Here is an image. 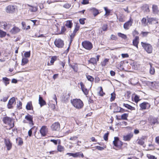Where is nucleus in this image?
Segmentation results:
<instances>
[{"label": "nucleus", "instance_id": "1", "mask_svg": "<svg viewBox=\"0 0 159 159\" xmlns=\"http://www.w3.org/2000/svg\"><path fill=\"white\" fill-rule=\"evenodd\" d=\"M71 102L74 107L78 109H81L83 107V103L80 99H73L71 100Z\"/></svg>", "mask_w": 159, "mask_h": 159}, {"label": "nucleus", "instance_id": "2", "mask_svg": "<svg viewBox=\"0 0 159 159\" xmlns=\"http://www.w3.org/2000/svg\"><path fill=\"white\" fill-rule=\"evenodd\" d=\"M3 123L9 126V129H10L14 126V122L12 119L8 116L4 117L2 119Z\"/></svg>", "mask_w": 159, "mask_h": 159}, {"label": "nucleus", "instance_id": "3", "mask_svg": "<svg viewBox=\"0 0 159 159\" xmlns=\"http://www.w3.org/2000/svg\"><path fill=\"white\" fill-rule=\"evenodd\" d=\"M141 44L142 47L148 53L150 54L152 53L153 47L151 44L143 42H141Z\"/></svg>", "mask_w": 159, "mask_h": 159}, {"label": "nucleus", "instance_id": "4", "mask_svg": "<svg viewBox=\"0 0 159 159\" xmlns=\"http://www.w3.org/2000/svg\"><path fill=\"white\" fill-rule=\"evenodd\" d=\"M82 45L85 49L90 50L93 48L92 43L89 41H84L82 42Z\"/></svg>", "mask_w": 159, "mask_h": 159}, {"label": "nucleus", "instance_id": "5", "mask_svg": "<svg viewBox=\"0 0 159 159\" xmlns=\"http://www.w3.org/2000/svg\"><path fill=\"white\" fill-rule=\"evenodd\" d=\"M54 44L56 46L59 48H61L64 46V42L60 39H56L54 41Z\"/></svg>", "mask_w": 159, "mask_h": 159}, {"label": "nucleus", "instance_id": "6", "mask_svg": "<svg viewBox=\"0 0 159 159\" xmlns=\"http://www.w3.org/2000/svg\"><path fill=\"white\" fill-rule=\"evenodd\" d=\"M150 104L147 102H143L139 105L141 110L148 109L150 108Z\"/></svg>", "mask_w": 159, "mask_h": 159}, {"label": "nucleus", "instance_id": "7", "mask_svg": "<svg viewBox=\"0 0 159 159\" xmlns=\"http://www.w3.org/2000/svg\"><path fill=\"white\" fill-rule=\"evenodd\" d=\"M51 128L53 130L58 131L60 129V125L58 122L54 123L51 126Z\"/></svg>", "mask_w": 159, "mask_h": 159}, {"label": "nucleus", "instance_id": "8", "mask_svg": "<svg viewBox=\"0 0 159 159\" xmlns=\"http://www.w3.org/2000/svg\"><path fill=\"white\" fill-rule=\"evenodd\" d=\"M4 143L8 151L10 150L12 148V143L8 139H5Z\"/></svg>", "mask_w": 159, "mask_h": 159}, {"label": "nucleus", "instance_id": "9", "mask_svg": "<svg viewBox=\"0 0 159 159\" xmlns=\"http://www.w3.org/2000/svg\"><path fill=\"white\" fill-rule=\"evenodd\" d=\"M14 103H15V98L13 97L11 98L8 102L7 105L8 108L9 109L13 108V105Z\"/></svg>", "mask_w": 159, "mask_h": 159}, {"label": "nucleus", "instance_id": "10", "mask_svg": "<svg viewBox=\"0 0 159 159\" xmlns=\"http://www.w3.org/2000/svg\"><path fill=\"white\" fill-rule=\"evenodd\" d=\"M133 20L130 18L129 20L124 25V28L125 30H128L131 26Z\"/></svg>", "mask_w": 159, "mask_h": 159}, {"label": "nucleus", "instance_id": "11", "mask_svg": "<svg viewBox=\"0 0 159 159\" xmlns=\"http://www.w3.org/2000/svg\"><path fill=\"white\" fill-rule=\"evenodd\" d=\"M114 145L116 147H118L122 145V143L120 141L117 137H115L114 140L113 141Z\"/></svg>", "mask_w": 159, "mask_h": 159}, {"label": "nucleus", "instance_id": "12", "mask_svg": "<svg viewBox=\"0 0 159 159\" xmlns=\"http://www.w3.org/2000/svg\"><path fill=\"white\" fill-rule=\"evenodd\" d=\"M15 10L14 6L12 5L8 6L6 8V11L8 13H12Z\"/></svg>", "mask_w": 159, "mask_h": 159}, {"label": "nucleus", "instance_id": "13", "mask_svg": "<svg viewBox=\"0 0 159 159\" xmlns=\"http://www.w3.org/2000/svg\"><path fill=\"white\" fill-rule=\"evenodd\" d=\"M25 118L29 121V123L30 125H34L33 121V117L32 116L28 114L25 116Z\"/></svg>", "mask_w": 159, "mask_h": 159}, {"label": "nucleus", "instance_id": "14", "mask_svg": "<svg viewBox=\"0 0 159 159\" xmlns=\"http://www.w3.org/2000/svg\"><path fill=\"white\" fill-rule=\"evenodd\" d=\"M48 131L47 129L46 126H43L40 130V133L41 135L45 136Z\"/></svg>", "mask_w": 159, "mask_h": 159}, {"label": "nucleus", "instance_id": "15", "mask_svg": "<svg viewBox=\"0 0 159 159\" xmlns=\"http://www.w3.org/2000/svg\"><path fill=\"white\" fill-rule=\"evenodd\" d=\"M147 19L148 22L149 24H152L158 23V22L156 20L155 18H149L148 16Z\"/></svg>", "mask_w": 159, "mask_h": 159}, {"label": "nucleus", "instance_id": "16", "mask_svg": "<svg viewBox=\"0 0 159 159\" xmlns=\"http://www.w3.org/2000/svg\"><path fill=\"white\" fill-rule=\"evenodd\" d=\"M80 85L81 87V88L82 91L84 93L85 95H87L88 94V91L85 88L84 85L82 82L80 83Z\"/></svg>", "mask_w": 159, "mask_h": 159}, {"label": "nucleus", "instance_id": "17", "mask_svg": "<svg viewBox=\"0 0 159 159\" xmlns=\"http://www.w3.org/2000/svg\"><path fill=\"white\" fill-rule=\"evenodd\" d=\"M20 31V29L19 28L14 26L11 30L10 32L13 34H15L18 33Z\"/></svg>", "mask_w": 159, "mask_h": 159}, {"label": "nucleus", "instance_id": "18", "mask_svg": "<svg viewBox=\"0 0 159 159\" xmlns=\"http://www.w3.org/2000/svg\"><path fill=\"white\" fill-rule=\"evenodd\" d=\"M133 136L132 134H129L123 136L124 140L125 141H129Z\"/></svg>", "mask_w": 159, "mask_h": 159}, {"label": "nucleus", "instance_id": "19", "mask_svg": "<svg viewBox=\"0 0 159 159\" xmlns=\"http://www.w3.org/2000/svg\"><path fill=\"white\" fill-rule=\"evenodd\" d=\"M39 103L40 104L41 107L46 104V102L45 101L43 100V98L39 95Z\"/></svg>", "mask_w": 159, "mask_h": 159}, {"label": "nucleus", "instance_id": "20", "mask_svg": "<svg viewBox=\"0 0 159 159\" xmlns=\"http://www.w3.org/2000/svg\"><path fill=\"white\" fill-rule=\"evenodd\" d=\"M139 37L138 36H136L135 39L133 40V45L135 46L137 48H138V43H139Z\"/></svg>", "mask_w": 159, "mask_h": 159}, {"label": "nucleus", "instance_id": "21", "mask_svg": "<svg viewBox=\"0 0 159 159\" xmlns=\"http://www.w3.org/2000/svg\"><path fill=\"white\" fill-rule=\"evenodd\" d=\"M117 19L118 20L121 22H123L125 21V16L121 14H120L118 16H117Z\"/></svg>", "mask_w": 159, "mask_h": 159}, {"label": "nucleus", "instance_id": "22", "mask_svg": "<svg viewBox=\"0 0 159 159\" xmlns=\"http://www.w3.org/2000/svg\"><path fill=\"white\" fill-rule=\"evenodd\" d=\"M26 108L27 110H31L33 109L31 102H29L27 103Z\"/></svg>", "mask_w": 159, "mask_h": 159}, {"label": "nucleus", "instance_id": "23", "mask_svg": "<svg viewBox=\"0 0 159 159\" xmlns=\"http://www.w3.org/2000/svg\"><path fill=\"white\" fill-rule=\"evenodd\" d=\"M90 10L93 13V14L94 16H96L99 13L98 11L95 8H93L91 9H90Z\"/></svg>", "mask_w": 159, "mask_h": 159}, {"label": "nucleus", "instance_id": "24", "mask_svg": "<svg viewBox=\"0 0 159 159\" xmlns=\"http://www.w3.org/2000/svg\"><path fill=\"white\" fill-rule=\"evenodd\" d=\"M73 25V24L70 20H68L66 21L65 24V26L68 28H71Z\"/></svg>", "mask_w": 159, "mask_h": 159}, {"label": "nucleus", "instance_id": "25", "mask_svg": "<svg viewBox=\"0 0 159 159\" xmlns=\"http://www.w3.org/2000/svg\"><path fill=\"white\" fill-rule=\"evenodd\" d=\"M123 106L131 110H135V108L134 107H133L128 104L124 103L123 104Z\"/></svg>", "mask_w": 159, "mask_h": 159}, {"label": "nucleus", "instance_id": "26", "mask_svg": "<svg viewBox=\"0 0 159 159\" xmlns=\"http://www.w3.org/2000/svg\"><path fill=\"white\" fill-rule=\"evenodd\" d=\"M89 63L92 64L93 65H95L97 64V61L94 58H91L89 61Z\"/></svg>", "mask_w": 159, "mask_h": 159}, {"label": "nucleus", "instance_id": "27", "mask_svg": "<svg viewBox=\"0 0 159 159\" xmlns=\"http://www.w3.org/2000/svg\"><path fill=\"white\" fill-rule=\"evenodd\" d=\"M28 59L25 57H23L22 59L21 65L24 66L28 63Z\"/></svg>", "mask_w": 159, "mask_h": 159}, {"label": "nucleus", "instance_id": "28", "mask_svg": "<svg viewBox=\"0 0 159 159\" xmlns=\"http://www.w3.org/2000/svg\"><path fill=\"white\" fill-rule=\"evenodd\" d=\"M2 80L6 86H7V84H9L10 80L7 77H3L2 78Z\"/></svg>", "mask_w": 159, "mask_h": 159}, {"label": "nucleus", "instance_id": "29", "mask_svg": "<svg viewBox=\"0 0 159 159\" xmlns=\"http://www.w3.org/2000/svg\"><path fill=\"white\" fill-rule=\"evenodd\" d=\"M150 122L151 125H154L157 123V120L156 118H152L151 119Z\"/></svg>", "mask_w": 159, "mask_h": 159}, {"label": "nucleus", "instance_id": "30", "mask_svg": "<svg viewBox=\"0 0 159 159\" xmlns=\"http://www.w3.org/2000/svg\"><path fill=\"white\" fill-rule=\"evenodd\" d=\"M28 5L30 7V8H29V9L31 11L35 12L37 11V7L32 6L29 5Z\"/></svg>", "mask_w": 159, "mask_h": 159}, {"label": "nucleus", "instance_id": "31", "mask_svg": "<svg viewBox=\"0 0 159 159\" xmlns=\"http://www.w3.org/2000/svg\"><path fill=\"white\" fill-rule=\"evenodd\" d=\"M7 23L6 22H0V26L4 28V29H7Z\"/></svg>", "mask_w": 159, "mask_h": 159}, {"label": "nucleus", "instance_id": "32", "mask_svg": "<svg viewBox=\"0 0 159 159\" xmlns=\"http://www.w3.org/2000/svg\"><path fill=\"white\" fill-rule=\"evenodd\" d=\"M118 35L119 37H121L124 39H127V36L124 34L121 33H118Z\"/></svg>", "mask_w": 159, "mask_h": 159}, {"label": "nucleus", "instance_id": "33", "mask_svg": "<svg viewBox=\"0 0 159 159\" xmlns=\"http://www.w3.org/2000/svg\"><path fill=\"white\" fill-rule=\"evenodd\" d=\"M143 9L144 12H148L149 11V7L148 5H144L143 7Z\"/></svg>", "mask_w": 159, "mask_h": 159}, {"label": "nucleus", "instance_id": "34", "mask_svg": "<svg viewBox=\"0 0 159 159\" xmlns=\"http://www.w3.org/2000/svg\"><path fill=\"white\" fill-rule=\"evenodd\" d=\"M76 34V33L74 32H73V33L70 35V44L72 43L73 40Z\"/></svg>", "mask_w": 159, "mask_h": 159}, {"label": "nucleus", "instance_id": "35", "mask_svg": "<svg viewBox=\"0 0 159 159\" xmlns=\"http://www.w3.org/2000/svg\"><path fill=\"white\" fill-rule=\"evenodd\" d=\"M109 61V59L106 58L103 61H102L101 64L102 66H106L108 63Z\"/></svg>", "mask_w": 159, "mask_h": 159}, {"label": "nucleus", "instance_id": "36", "mask_svg": "<svg viewBox=\"0 0 159 159\" xmlns=\"http://www.w3.org/2000/svg\"><path fill=\"white\" fill-rule=\"evenodd\" d=\"M138 143L139 144L143 145L144 143V139L143 138H141L138 140Z\"/></svg>", "mask_w": 159, "mask_h": 159}, {"label": "nucleus", "instance_id": "37", "mask_svg": "<svg viewBox=\"0 0 159 159\" xmlns=\"http://www.w3.org/2000/svg\"><path fill=\"white\" fill-rule=\"evenodd\" d=\"M69 66L73 69L74 71L75 72L77 71L78 68L76 65H72L71 64H70Z\"/></svg>", "mask_w": 159, "mask_h": 159}, {"label": "nucleus", "instance_id": "38", "mask_svg": "<svg viewBox=\"0 0 159 159\" xmlns=\"http://www.w3.org/2000/svg\"><path fill=\"white\" fill-rule=\"evenodd\" d=\"M16 141L18 142V143L19 145H21L23 143V141L22 139L19 138L16 139Z\"/></svg>", "mask_w": 159, "mask_h": 159}, {"label": "nucleus", "instance_id": "39", "mask_svg": "<svg viewBox=\"0 0 159 159\" xmlns=\"http://www.w3.org/2000/svg\"><path fill=\"white\" fill-rule=\"evenodd\" d=\"M150 64L151 67L149 70L150 73L151 75H153L155 72L154 68L152 66L151 64L150 63Z\"/></svg>", "mask_w": 159, "mask_h": 159}, {"label": "nucleus", "instance_id": "40", "mask_svg": "<svg viewBox=\"0 0 159 159\" xmlns=\"http://www.w3.org/2000/svg\"><path fill=\"white\" fill-rule=\"evenodd\" d=\"M130 83L132 84L135 85L138 83V82L136 79H132L131 80Z\"/></svg>", "mask_w": 159, "mask_h": 159}, {"label": "nucleus", "instance_id": "41", "mask_svg": "<svg viewBox=\"0 0 159 159\" xmlns=\"http://www.w3.org/2000/svg\"><path fill=\"white\" fill-rule=\"evenodd\" d=\"M6 34V33L1 30H0V37H5Z\"/></svg>", "mask_w": 159, "mask_h": 159}, {"label": "nucleus", "instance_id": "42", "mask_svg": "<svg viewBox=\"0 0 159 159\" xmlns=\"http://www.w3.org/2000/svg\"><path fill=\"white\" fill-rule=\"evenodd\" d=\"M64 150V148L63 146L59 145L57 146V150L60 152H61Z\"/></svg>", "mask_w": 159, "mask_h": 159}, {"label": "nucleus", "instance_id": "43", "mask_svg": "<svg viewBox=\"0 0 159 159\" xmlns=\"http://www.w3.org/2000/svg\"><path fill=\"white\" fill-rule=\"evenodd\" d=\"M152 10L154 13H157L158 12V8L156 6L153 5L152 6Z\"/></svg>", "mask_w": 159, "mask_h": 159}, {"label": "nucleus", "instance_id": "44", "mask_svg": "<svg viewBox=\"0 0 159 159\" xmlns=\"http://www.w3.org/2000/svg\"><path fill=\"white\" fill-rule=\"evenodd\" d=\"M116 98V94L114 93H113L111 94V98L110 100L111 101H114Z\"/></svg>", "mask_w": 159, "mask_h": 159}, {"label": "nucleus", "instance_id": "45", "mask_svg": "<svg viewBox=\"0 0 159 159\" xmlns=\"http://www.w3.org/2000/svg\"><path fill=\"white\" fill-rule=\"evenodd\" d=\"M128 116V114L124 113L121 116V118L123 120H127V117Z\"/></svg>", "mask_w": 159, "mask_h": 159}, {"label": "nucleus", "instance_id": "46", "mask_svg": "<svg viewBox=\"0 0 159 159\" xmlns=\"http://www.w3.org/2000/svg\"><path fill=\"white\" fill-rule=\"evenodd\" d=\"M134 102L137 103L140 100L139 97L138 95H136L135 96V97L134 98Z\"/></svg>", "mask_w": 159, "mask_h": 159}, {"label": "nucleus", "instance_id": "47", "mask_svg": "<svg viewBox=\"0 0 159 159\" xmlns=\"http://www.w3.org/2000/svg\"><path fill=\"white\" fill-rule=\"evenodd\" d=\"M30 51L26 52L24 54V55L25 57L26 58H27V57H30Z\"/></svg>", "mask_w": 159, "mask_h": 159}, {"label": "nucleus", "instance_id": "48", "mask_svg": "<svg viewBox=\"0 0 159 159\" xmlns=\"http://www.w3.org/2000/svg\"><path fill=\"white\" fill-rule=\"evenodd\" d=\"M147 157L148 159H156L157 158L154 156L150 154H147Z\"/></svg>", "mask_w": 159, "mask_h": 159}, {"label": "nucleus", "instance_id": "49", "mask_svg": "<svg viewBox=\"0 0 159 159\" xmlns=\"http://www.w3.org/2000/svg\"><path fill=\"white\" fill-rule=\"evenodd\" d=\"M109 134V133L108 131L103 136V139L105 141H107L108 140V137Z\"/></svg>", "mask_w": 159, "mask_h": 159}, {"label": "nucleus", "instance_id": "50", "mask_svg": "<svg viewBox=\"0 0 159 159\" xmlns=\"http://www.w3.org/2000/svg\"><path fill=\"white\" fill-rule=\"evenodd\" d=\"M59 0H47V2L48 4H50L52 3L59 2Z\"/></svg>", "mask_w": 159, "mask_h": 159}, {"label": "nucleus", "instance_id": "51", "mask_svg": "<svg viewBox=\"0 0 159 159\" xmlns=\"http://www.w3.org/2000/svg\"><path fill=\"white\" fill-rule=\"evenodd\" d=\"M104 8L106 12V14L109 15L111 12V10L108 9L107 7H104Z\"/></svg>", "mask_w": 159, "mask_h": 159}, {"label": "nucleus", "instance_id": "52", "mask_svg": "<svg viewBox=\"0 0 159 159\" xmlns=\"http://www.w3.org/2000/svg\"><path fill=\"white\" fill-rule=\"evenodd\" d=\"M80 152H77L75 153H72V157H76L80 156Z\"/></svg>", "mask_w": 159, "mask_h": 159}, {"label": "nucleus", "instance_id": "53", "mask_svg": "<svg viewBox=\"0 0 159 159\" xmlns=\"http://www.w3.org/2000/svg\"><path fill=\"white\" fill-rule=\"evenodd\" d=\"M147 19L145 18H143L141 20V22L142 24L144 25L145 26L146 24Z\"/></svg>", "mask_w": 159, "mask_h": 159}, {"label": "nucleus", "instance_id": "54", "mask_svg": "<svg viewBox=\"0 0 159 159\" xmlns=\"http://www.w3.org/2000/svg\"><path fill=\"white\" fill-rule=\"evenodd\" d=\"M86 77L88 80L91 82L93 81L94 79L92 76L90 75H87L86 76Z\"/></svg>", "mask_w": 159, "mask_h": 159}, {"label": "nucleus", "instance_id": "55", "mask_svg": "<svg viewBox=\"0 0 159 159\" xmlns=\"http://www.w3.org/2000/svg\"><path fill=\"white\" fill-rule=\"evenodd\" d=\"M80 28V26L76 24L73 31L76 33V32L79 30Z\"/></svg>", "mask_w": 159, "mask_h": 159}, {"label": "nucleus", "instance_id": "56", "mask_svg": "<svg viewBox=\"0 0 159 159\" xmlns=\"http://www.w3.org/2000/svg\"><path fill=\"white\" fill-rule=\"evenodd\" d=\"M107 25L106 24H104L103 25L102 29L103 31H106L107 30Z\"/></svg>", "mask_w": 159, "mask_h": 159}, {"label": "nucleus", "instance_id": "57", "mask_svg": "<svg viewBox=\"0 0 159 159\" xmlns=\"http://www.w3.org/2000/svg\"><path fill=\"white\" fill-rule=\"evenodd\" d=\"M96 148L98 150L102 151L106 148V146L104 147H101L99 146H97L96 147Z\"/></svg>", "mask_w": 159, "mask_h": 159}, {"label": "nucleus", "instance_id": "58", "mask_svg": "<svg viewBox=\"0 0 159 159\" xmlns=\"http://www.w3.org/2000/svg\"><path fill=\"white\" fill-rule=\"evenodd\" d=\"M85 20V18H81L79 20V21L80 23L84 25L85 23L84 20Z\"/></svg>", "mask_w": 159, "mask_h": 159}, {"label": "nucleus", "instance_id": "59", "mask_svg": "<svg viewBox=\"0 0 159 159\" xmlns=\"http://www.w3.org/2000/svg\"><path fill=\"white\" fill-rule=\"evenodd\" d=\"M56 57H52L51 58L50 62L52 64H53V63L54 62V61H55L56 60Z\"/></svg>", "mask_w": 159, "mask_h": 159}, {"label": "nucleus", "instance_id": "60", "mask_svg": "<svg viewBox=\"0 0 159 159\" xmlns=\"http://www.w3.org/2000/svg\"><path fill=\"white\" fill-rule=\"evenodd\" d=\"M70 4L68 3H66L63 6V7L66 8H69L70 7Z\"/></svg>", "mask_w": 159, "mask_h": 159}, {"label": "nucleus", "instance_id": "61", "mask_svg": "<svg viewBox=\"0 0 159 159\" xmlns=\"http://www.w3.org/2000/svg\"><path fill=\"white\" fill-rule=\"evenodd\" d=\"M89 3L88 0H83L81 2V3L83 4H86Z\"/></svg>", "mask_w": 159, "mask_h": 159}, {"label": "nucleus", "instance_id": "62", "mask_svg": "<svg viewBox=\"0 0 159 159\" xmlns=\"http://www.w3.org/2000/svg\"><path fill=\"white\" fill-rule=\"evenodd\" d=\"M121 56L123 58H127L129 57V55L127 53L122 54H121Z\"/></svg>", "mask_w": 159, "mask_h": 159}, {"label": "nucleus", "instance_id": "63", "mask_svg": "<svg viewBox=\"0 0 159 159\" xmlns=\"http://www.w3.org/2000/svg\"><path fill=\"white\" fill-rule=\"evenodd\" d=\"M78 138V137L76 136L71 137L70 139V140H75Z\"/></svg>", "mask_w": 159, "mask_h": 159}, {"label": "nucleus", "instance_id": "64", "mask_svg": "<svg viewBox=\"0 0 159 159\" xmlns=\"http://www.w3.org/2000/svg\"><path fill=\"white\" fill-rule=\"evenodd\" d=\"M21 24L22 26V29H25L26 28V25L25 22H22Z\"/></svg>", "mask_w": 159, "mask_h": 159}]
</instances>
